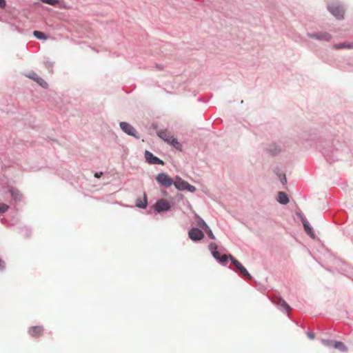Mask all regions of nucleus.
<instances>
[{"label":"nucleus","instance_id":"obj_1","mask_svg":"<svg viewBox=\"0 0 353 353\" xmlns=\"http://www.w3.org/2000/svg\"><path fill=\"white\" fill-rule=\"evenodd\" d=\"M158 136L165 142L170 144L177 150H181V145L178 141L173 137L171 133L167 130H161L158 131Z\"/></svg>","mask_w":353,"mask_h":353},{"label":"nucleus","instance_id":"obj_2","mask_svg":"<svg viewBox=\"0 0 353 353\" xmlns=\"http://www.w3.org/2000/svg\"><path fill=\"white\" fill-rule=\"evenodd\" d=\"M173 184L179 190H188L190 192H194L196 191V188L194 186L190 185L179 176L176 177Z\"/></svg>","mask_w":353,"mask_h":353},{"label":"nucleus","instance_id":"obj_3","mask_svg":"<svg viewBox=\"0 0 353 353\" xmlns=\"http://www.w3.org/2000/svg\"><path fill=\"white\" fill-rule=\"evenodd\" d=\"M156 180L161 185L166 188L170 187L174 183V180L165 173L159 174Z\"/></svg>","mask_w":353,"mask_h":353},{"label":"nucleus","instance_id":"obj_4","mask_svg":"<svg viewBox=\"0 0 353 353\" xmlns=\"http://www.w3.org/2000/svg\"><path fill=\"white\" fill-rule=\"evenodd\" d=\"M230 259L231 260L232 263L234 265V266L236 268V269L240 273H241L244 276H245L248 279H252V276L239 261L234 259V256L232 255H230Z\"/></svg>","mask_w":353,"mask_h":353},{"label":"nucleus","instance_id":"obj_5","mask_svg":"<svg viewBox=\"0 0 353 353\" xmlns=\"http://www.w3.org/2000/svg\"><path fill=\"white\" fill-rule=\"evenodd\" d=\"M328 10L337 19H341L343 18L344 10L340 6L334 4L330 5L328 6Z\"/></svg>","mask_w":353,"mask_h":353},{"label":"nucleus","instance_id":"obj_6","mask_svg":"<svg viewBox=\"0 0 353 353\" xmlns=\"http://www.w3.org/2000/svg\"><path fill=\"white\" fill-rule=\"evenodd\" d=\"M145 158L148 163L150 164H159V165H163L164 162L157 158V157L154 156L153 154L148 150L145 152Z\"/></svg>","mask_w":353,"mask_h":353},{"label":"nucleus","instance_id":"obj_7","mask_svg":"<svg viewBox=\"0 0 353 353\" xmlns=\"http://www.w3.org/2000/svg\"><path fill=\"white\" fill-rule=\"evenodd\" d=\"M189 237L192 241H199L204 237L203 232L198 228H192L189 231Z\"/></svg>","mask_w":353,"mask_h":353},{"label":"nucleus","instance_id":"obj_8","mask_svg":"<svg viewBox=\"0 0 353 353\" xmlns=\"http://www.w3.org/2000/svg\"><path fill=\"white\" fill-rule=\"evenodd\" d=\"M170 205L168 201L165 199L159 200L155 205V209L157 212L167 211L170 209Z\"/></svg>","mask_w":353,"mask_h":353},{"label":"nucleus","instance_id":"obj_9","mask_svg":"<svg viewBox=\"0 0 353 353\" xmlns=\"http://www.w3.org/2000/svg\"><path fill=\"white\" fill-rule=\"evenodd\" d=\"M43 328L41 326H32L29 328V334L34 338H38L43 334Z\"/></svg>","mask_w":353,"mask_h":353},{"label":"nucleus","instance_id":"obj_10","mask_svg":"<svg viewBox=\"0 0 353 353\" xmlns=\"http://www.w3.org/2000/svg\"><path fill=\"white\" fill-rule=\"evenodd\" d=\"M120 127L128 134L135 136L136 130L129 123L126 122H121L120 123Z\"/></svg>","mask_w":353,"mask_h":353},{"label":"nucleus","instance_id":"obj_11","mask_svg":"<svg viewBox=\"0 0 353 353\" xmlns=\"http://www.w3.org/2000/svg\"><path fill=\"white\" fill-rule=\"evenodd\" d=\"M309 36L311 38H314V39H316L319 40L327 41H330V39H331L330 34H329L327 32H323V33H319V34H310Z\"/></svg>","mask_w":353,"mask_h":353},{"label":"nucleus","instance_id":"obj_12","mask_svg":"<svg viewBox=\"0 0 353 353\" xmlns=\"http://www.w3.org/2000/svg\"><path fill=\"white\" fill-rule=\"evenodd\" d=\"M9 192L10 193L12 198L14 201H20L21 200L22 194L20 192L19 190L11 187L9 188Z\"/></svg>","mask_w":353,"mask_h":353},{"label":"nucleus","instance_id":"obj_13","mask_svg":"<svg viewBox=\"0 0 353 353\" xmlns=\"http://www.w3.org/2000/svg\"><path fill=\"white\" fill-rule=\"evenodd\" d=\"M334 48L336 50L352 49L353 48V41L351 43H341L335 44L334 46Z\"/></svg>","mask_w":353,"mask_h":353},{"label":"nucleus","instance_id":"obj_14","mask_svg":"<svg viewBox=\"0 0 353 353\" xmlns=\"http://www.w3.org/2000/svg\"><path fill=\"white\" fill-rule=\"evenodd\" d=\"M148 205L147 196L145 194L143 195V199H138L136 201V206L140 208H146Z\"/></svg>","mask_w":353,"mask_h":353},{"label":"nucleus","instance_id":"obj_15","mask_svg":"<svg viewBox=\"0 0 353 353\" xmlns=\"http://www.w3.org/2000/svg\"><path fill=\"white\" fill-rule=\"evenodd\" d=\"M277 201L281 204H287L289 202L288 195L283 192L278 193Z\"/></svg>","mask_w":353,"mask_h":353},{"label":"nucleus","instance_id":"obj_16","mask_svg":"<svg viewBox=\"0 0 353 353\" xmlns=\"http://www.w3.org/2000/svg\"><path fill=\"white\" fill-rule=\"evenodd\" d=\"M333 347H334L335 349H337L341 352H346L347 350V347H346V345L341 341H334Z\"/></svg>","mask_w":353,"mask_h":353},{"label":"nucleus","instance_id":"obj_17","mask_svg":"<svg viewBox=\"0 0 353 353\" xmlns=\"http://www.w3.org/2000/svg\"><path fill=\"white\" fill-rule=\"evenodd\" d=\"M303 224L304 229H305V231L306 232V233L310 237H312V239H314V237H315L314 233L312 229L311 228V227L309 225L308 223L305 221H303Z\"/></svg>","mask_w":353,"mask_h":353},{"label":"nucleus","instance_id":"obj_18","mask_svg":"<svg viewBox=\"0 0 353 353\" xmlns=\"http://www.w3.org/2000/svg\"><path fill=\"white\" fill-rule=\"evenodd\" d=\"M203 225L205 226V230L208 234V236L211 239H215V236L214 235V234L212 233V230H210V228L207 225V224L205 223V221H203Z\"/></svg>","mask_w":353,"mask_h":353},{"label":"nucleus","instance_id":"obj_19","mask_svg":"<svg viewBox=\"0 0 353 353\" xmlns=\"http://www.w3.org/2000/svg\"><path fill=\"white\" fill-rule=\"evenodd\" d=\"M33 34L35 37H37L39 39H44L45 40L47 39V36L45 34V33L40 32V31L35 30V31H34Z\"/></svg>","mask_w":353,"mask_h":353},{"label":"nucleus","instance_id":"obj_20","mask_svg":"<svg viewBox=\"0 0 353 353\" xmlns=\"http://www.w3.org/2000/svg\"><path fill=\"white\" fill-rule=\"evenodd\" d=\"M278 305L282 307L285 310H288L290 309V306L283 299H279L276 303Z\"/></svg>","mask_w":353,"mask_h":353},{"label":"nucleus","instance_id":"obj_21","mask_svg":"<svg viewBox=\"0 0 353 353\" xmlns=\"http://www.w3.org/2000/svg\"><path fill=\"white\" fill-rule=\"evenodd\" d=\"M35 81L44 88H46L48 86V83L40 77L37 78V80Z\"/></svg>","mask_w":353,"mask_h":353},{"label":"nucleus","instance_id":"obj_22","mask_svg":"<svg viewBox=\"0 0 353 353\" xmlns=\"http://www.w3.org/2000/svg\"><path fill=\"white\" fill-rule=\"evenodd\" d=\"M43 3H46L50 6H55L59 3V0H41Z\"/></svg>","mask_w":353,"mask_h":353},{"label":"nucleus","instance_id":"obj_23","mask_svg":"<svg viewBox=\"0 0 353 353\" xmlns=\"http://www.w3.org/2000/svg\"><path fill=\"white\" fill-rule=\"evenodd\" d=\"M9 208V206L3 203H0V213L6 212Z\"/></svg>","mask_w":353,"mask_h":353},{"label":"nucleus","instance_id":"obj_24","mask_svg":"<svg viewBox=\"0 0 353 353\" xmlns=\"http://www.w3.org/2000/svg\"><path fill=\"white\" fill-rule=\"evenodd\" d=\"M28 78L34 80V81L37 80V78L39 77V76L37 75V74H36L34 72H31L30 73H28L27 75H26Z\"/></svg>","mask_w":353,"mask_h":353},{"label":"nucleus","instance_id":"obj_25","mask_svg":"<svg viewBox=\"0 0 353 353\" xmlns=\"http://www.w3.org/2000/svg\"><path fill=\"white\" fill-rule=\"evenodd\" d=\"M333 343L334 341H329L325 339L322 340V343L327 347H333Z\"/></svg>","mask_w":353,"mask_h":353},{"label":"nucleus","instance_id":"obj_26","mask_svg":"<svg viewBox=\"0 0 353 353\" xmlns=\"http://www.w3.org/2000/svg\"><path fill=\"white\" fill-rule=\"evenodd\" d=\"M228 259H230V255L228 256L226 254H223L221 256H220L219 261L221 262V263H224Z\"/></svg>","mask_w":353,"mask_h":353},{"label":"nucleus","instance_id":"obj_27","mask_svg":"<svg viewBox=\"0 0 353 353\" xmlns=\"http://www.w3.org/2000/svg\"><path fill=\"white\" fill-rule=\"evenodd\" d=\"M209 248H210V251L212 252H213V251L216 250L217 245L215 243H212L210 244Z\"/></svg>","mask_w":353,"mask_h":353},{"label":"nucleus","instance_id":"obj_28","mask_svg":"<svg viewBox=\"0 0 353 353\" xmlns=\"http://www.w3.org/2000/svg\"><path fill=\"white\" fill-rule=\"evenodd\" d=\"M212 254L213 256H214L216 259H217V260H219V258H220V256H220V253H219L217 250H214V251H213V252H212Z\"/></svg>","mask_w":353,"mask_h":353},{"label":"nucleus","instance_id":"obj_29","mask_svg":"<svg viewBox=\"0 0 353 353\" xmlns=\"http://www.w3.org/2000/svg\"><path fill=\"white\" fill-rule=\"evenodd\" d=\"M6 6V0H0V8H5Z\"/></svg>","mask_w":353,"mask_h":353},{"label":"nucleus","instance_id":"obj_30","mask_svg":"<svg viewBox=\"0 0 353 353\" xmlns=\"http://www.w3.org/2000/svg\"><path fill=\"white\" fill-rule=\"evenodd\" d=\"M307 335L310 339H314L315 337V335L313 332H307Z\"/></svg>","mask_w":353,"mask_h":353},{"label":"nucleus","instance_id":"obj_31","mask_svg":"<svg viewBox=\"0 0 353 353\" xmlns=\"http://www.w3.org/2000/svg\"><path fill=\"white\" fill-rule=\"evenodd\" d=\"M103 175V172H97L94 174V176L97 178H100Z\"/></svg>","mask_w":353,"mask_h":353},{"label":"nucleus","instance_id":"obj_32","mask_svg":"<svg viewBox=\"0 0 353 353\" xmlns=\"http://www.w3.org/2000/svg\"><path fill=\"white\" fill-rule=\"evenodd\" d=\"M203 220H201L199 222V225L203 229L205 230V226L203 225Z\"/></svg>","mask_w":353,"mask_h":353},{"label":"nucleus","instance_id":"obj_33","mask_svg":"<svg viewBox=\"0 0 353 353\" xmlns=\"http://www.w3.org/2000/svg\"><path fill=\"white\" fill-rule=\"evenodd\" d=\"M283 183H285L286 182V178L285 176H283V179L281 180Z\"/></svg>","mask_w":353,"mask_h":353}]
</instances>
